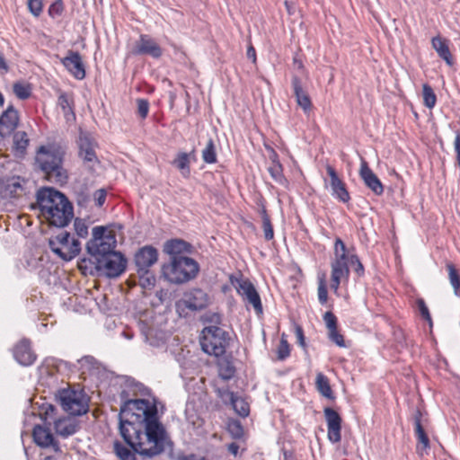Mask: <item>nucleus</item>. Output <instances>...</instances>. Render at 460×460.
Here are the masks:
<instances>
[{
    "label": "nucleus",
    "mask_w": 460,
    "mask_h": 460,
    "mask_svg": "<svg viewBox=\"0 0 460 460\" xmlns=\"http://www.w3.org/2000/svg\"><path fill=\"white\" fill-rule=\"evenodd\" d=\"M58 105L60 107L64 116L69 119L70 116H75V102L72 93L59 91Z\"/></svg>",
    "instance_id": "nucleus-32"
},
{
    "label": "nucleus",
    "mask_w": 460,
    "mask_h": 460,
    "mask_svg": "<svg viewBox=\"0 0 460 460\" xmlns=\"http://www.w3.org/2000/svg\"><path fill=\"white\" fill-rule=\"evenodd\" d=\"M325 169L330 178L329 182L332 189V195L339 201L348 203L350 200V195L348 191L346 183L339 176L333 166L327 164Z\"/></svg>",
    "instance_id": "nucleus-16"
},
{
    "label": "nucleus",
    "mask_w": 460,
    "mask_h": 460,
    "mask_svg": "<svg viewBox=\"0 0 460 460\" xmlns=\"http://www.w3.org/2000/svg\"><path fill=\"white\" fill-rule=\"evenodd\" d=\"M323 413L327 423L328 439L333 444L341 442L342 423L341 415L331 407L324 408Z\"/></svg>",
    "instance_id": "nucleus-17"
},
{
    "label": "nucleus",
    "mask_w": 460,
    "mask_h": 460,
    "mask_svg": "<svg viewBox=\"0 0 460 460\" xmlns=\"http://www.w3.org/2000/svg\"><path fill=\"white\" fill-rule=\"evenodd\" d=\"M44 460H55L53 456H47Z\"/></svg>",
    "instance_id": "nucleus-64"
},
{
    "label": "nucleus",
    "mask_w": 460,
    "mask_h": 460,
    "mask_svg": "<svg viewBox=\"0 0 460 460\" xmlns=\"http://www.w3.org/2000/svg\"><path fill=\"white\" fill-rule=\"evenodd\" d=\"M75 230L79 237L84 238L88 234V226L84 220L75 218L74 222Z\"/></svg>",
    "instance_id": "nucleus-50"
},
{
    "label": "nucleus",
    "mask_w": 460,
    "mask_h": 460,
    "mask_svg": "<svg viewBox=\"0 0 460 460\" xmlns=\"http://www.w3.org/2000/svg\"><path fill=\"white\" fill-rule=\"evenodd\" d=\"M63 0H55L49 7V15L52 18L60 16L64 12Z\"/></svg>",
    "instance_id": "nucleus-49"
},
{
    "label": "nucleus",
    "mask_w": 460,
    "mask_h": 460,
    "mask_svg": "<svg viewBox=\"0 0 460 460\" xmlns=\"http://www.w3.org/2000/svg\"><path fill=\"white\" fill-rule=\"evenodd\" d=\"M211 322H214L216 323H221V316L217 314H214L211 317Z\"/></svg>",
    "instance_id": "nucleus-62"
},
{
    "label": "nucleus",
    "mask_w": 460,
    "mask_h": 460,
    "mask_svg": "<svg viewBox=\"0 0 460 460\" xmlns=\"http://www.w3.org/2000/svg\"><path fill=\"white\" fill-rule=\"evenodd\" d=\"M13 355L19 364L25 367L31 366L37 359V355L31 348V341L25 338L13 346Z\"/></svg>",
    "instance_id": "nucleus-19"
},
{
    "label": "nucleus",
    "mask_w": 460,
    "mask_h": 460,
    "mask_svg": "<svg viewBox=\"0 0 460 460\" xmlns=\"http://www.w3.org/2000/svg\"><path fill=\"white\" fill-rule=\"evenodd\" d=\"M218 376L223 380H230L235 374V367L228 358H221L217 362Z\"/></svg>",
    "instance_id": "nucleus-34"
},
{
    "label": "nucleus",
    "mask_w": 460,
    "mask_h": 460,
    "mask_svg": "<svg viewBox=\"0 0 460 460\" xmlns=\"http://www.w3.org/2000/svg\"><path fill=\"white\" fill-rule=\"evenodd\" d=\"M184 302L190 309H203L208 304V296L202 289L193 288L185 294Z\"/></svg>",
    "instance_id": "nucleus-27"
},
{
    "label": "nucleus",
    "mask_w": 460,
    "mask_h": 460,
    "mask_svg": "<svg viewBox=\"0 0 460 460\" xmlns=\"http://www.w3.org/2000/svg\"><path fill=\"white\" fill-rule=\"evenodd\" d=\"M270 159L271 161V164H275V163H280L279 162V155L277 154V152L271 148L270 150Z\"/></svg>",
    "instance_id": "nucleus-60"
},
{
    "label": "nucleus",
    "mask_w": 460,
    "mask_h": 460,
    "mask_svg": "<svg viewBox=\"0 0 460 460\" xmlns=\"http://www.w3.org/2000/svg\"><path fill=\"white\" fill-rule=\"evenodd\" d=\"M190 244L181 239H172L167 241L164 246V252L175 258L177 256H184L182 253L190 251Z\"/></svg>",
    "instance_id": "nucleus-29"
},
{
    "label": "nucleus",
    "mask_w": 460,
    "mask_h": 460,
    "mask_svg": "<svg viewBox=\"0 0 460 460\" xmlns=\"http://www.w3.org/2000/svg\"><path fill=\"white\" fill-rule=\"evenodd\" d=\"M353 265H356L354 270L355 272L358 275V276H362L364 274V266L363 264L361 263V261H359V259L358 258V261H355V263Z\"/></svg>",
    "instance_id": "nucleus-58"
},
{
    "label": "nucleus",
    "mask_w": 460,
    "mask_h": 460,
    "mask_svg": "<svg viewBox=\"0 0 460 460\" xmlns=\"http://www.w3.org/2000/svg\"><path fill=\"white\" fill-rule=\"evenodd\" d=\"M181 460H206V459L204 457H199L195 455H190V456H184Z\"/></svg>",
    "instance_id": "nucleus-61"
},
{
    "label": "nucleus",
    "mask_w": 460,
    "mask_h": 460,
    "mask_svg": "<svg viewBox=\"0 0 460 460\" xmlns=\"http://www.w3.org/2000/svg\"><path fill=\"white\" fill-rule=\"evenodd\" d=\"M78 365L81 376L91 375L99 368L98 361L93 356L81 358L78 360Z\"/></svg>",
    "instance_id": "nucleus-35"
},
{
    "label": "nucleus",
    "mask_w": 460,
    "mask_h": 460,
    "mask_svg": "<svg viewBox=\"0 0 460 460\" xmlns=\"http://www.w3.org/2000/svg\"><path fill=\"white\" fill-rule=\"evenodd\" d=\"M119 432L124 441L141 456L153 457L162 454L172 443L159 420L145 424V432L141 426L132 420L120 419Z\"/></svg>",
    "instance_id": "nucleus-1"
},
{
    "label": "nucleus",
    "mask_w": 460,
    "mask_h": 460,
    "mask_svg": "<svg viewBox=\"0 0 460 460\" xmlns=\"http://www.w3.org/2000/svg\"><path fill=\"white\" fill-rule=\"evenodd\" d=\"M199 271V263L188 256L171 258L162 268L165 279L174 284L185 283L195 279Z\"/></svg>",
    "instance_id": "nucleus-5"
},
{
    "label": "nucleus",
    "mask_w": 460,
    "mask_h": 460,
    "mask_svg": "<svg viewBox=\"0 0 460 460\" xmlns=\"http://www.w3.org/2000/svg\"><path fill=\"white\" fill-rule=\"evenodd\" d=\"M317 296L318 301L322 305L328 302V287L325 272H319L317 274Z\"/></svg>",
    "instance_id": "nucleus-36"
},
{
    "label": "nucleus",
    "mask_w": 460,
    "mask_h": 460,
    "mask_svg": "<svg viewBox=\"0 0 460 460\" xmlns=\"http://www.w3.org/2000/svg\"><path fill=\"white\" fill-rule=\"evenodd\" d=\"M126 268L127 259L120 252H114L103 258H99L95 261L94 270H103L109 278H117L125 271Z\"/></svg>",
    "instance_id": "nucleus-10"
},
{
    "label": "nucleus",
    "mask_w": 460,
    "mask_h": 460,
    "mask_svg": "<svg viewBox=\"0 0 460 460\" xmlns=\"http://www.w3.org/2000/svg\"><path fill=\"white\" fill-rule=\"evenodd\" d=\"M246 56L249 59L252 61V63H256L257 57H256V50L252 43L249 44L246 51Z\"/></svg>",
    "instance_id": "nucleus-57"
},
{
    "label": "nucleus",
    "mask_w": 460,
    "mask_h": 460,
    "mask_svg": "<svg viewBox=\"0 0 460 460\" xmlns=\"http://www.w3.org/2000/svg\"><path fill=\"white\" fill-rule=\"evenodd\" d=\"M422 97L423 104L427 108L433 109L435 107L437 103V95L432 87L428 84H424L422 85Z\"/></svg>",
    "instance_id": "nucleus-40"
},
{
    "label": "nucleus",
    "mask_w": 460,
    "mask_h": 460,
    "mask_svg": "<svg viewBox=\"0 0 460 460\" xmlns=\"http://www.w3.org/2000/svg\"><path fill=\"white\" fill-rule=\"evenodd\" d=\"M227 449L228 451L234 455V456H237L238 452H239V445L235 442H233V443H230L228 446H227Z\"/></svg>",
    "instance_id": "nucleus-59"
},
{
    "label": "nucleus",
    "mask_w": 460,
    "mask_h": 460,
    "mask_svg": "<svg viewBox=\"0 0 460 460\" xmlns=\"http://www.w3.org/2000/svg\"><path fill=\"white\" fill-rule=\"evenodd\" d=\"M32 437L34 442L40 447L55 446L56 450H58V446L54 443V437L49 428L36 425L32 431Z\"/></svg>",
    "instance_id": "nucleus-28"
},
{
    "label": "nucleus",
    "mask_w": 460,
    "mask_h": 460,
    "mask_svg": "<svg viewBox=\"0 0 460 460\" xmlns=\"http://www.w3.org/2000/svg\"><path fill=\"white\" fill-rule=\"evenodd\" d=\"M414 433L417 439L416 452L420 456L428 455L430 448L429 438L421 424V417L416 416L414 419Z\"/></svg>",
    "instance_id": "nucleus-24"
},
{
    "label": "nucleus",
    "mask_w": 460,
    "mask_h": 460,
    "mask_svg": "<svg viewBox=\"0 0 460 460\" xmlns=\"http://www.w3.org/2000/svg\"><path fill=\"white\" fill-rule=\"evenodd\" d=\"M26 180L13 176L0 180V195L4 199H15L25 194Z\"/></svg>",
    "instance_id": "nucleus-15"
},
{
    "label": "nucleus",
    "mask_w": 460,
    "mask_h": 460,
    "mask_svg": "<svg viewBox=\"0 0 460 460\" xmlns=\"http://www.w3.org/2000/svg\"><path fill=\"white\" fill-rule=\"evenodd\" d=\"M417 306L423 319L428 321L430 324L432 323L431 316L425 301L422 298L417 300Z\"/></svg>",
    "instance_id": "nucleus-51"
},
{
    "label": "nucleus",
    "mask_w": 460,
    "mask_h": 460,
    "mask_svg": "<svg viewBox=\"0 0 460 460\" xmlns=\"http://www.w3.org/2000/svg\"><path fill=\"white\" fill-rule=\"evenodd\" d=\"M95 267V261H92L91 259H83L79 263V268L83 271L89 270L90 273L93 272V270Z\"/></svg>",
    "instance_id": "nucleus-53"
},
{
    "label": "nucleus",
    "mask_w": 460,
    "mask_h": 460,
    "mask_svg": "<svg viewBox=\"0 0 460 460\" xmlns=\"http://www.w3.org/2000/svg\"><path fill=\"white\" fill-rule=\"evenodd\" d=\"M261 220L264 238L266 241H270L274 238V230L270 216L265 208L261 210Z\"/></svg>",
    "instance_id": "nucleus-45"
},
{
    "label": "nucleus",
    "mask_w": 460,
    "mask_h": 460,
    "mask_svg": "<svg viewBox=\"0 0 460 460\" xmlns=\"http://www.w3.org/2000/svg\"><path fill=\"white\" fill-rule=\"evenodd\" d=\"M54 423L57 433L63 437L70 436L75 432V426L66 420L59 419L55 420Z\"/></svg>",
    "instance_id": "nucleus-41"
},
{
    "label": "nucleus",
    "mask_w": 460,
    "mask_h": 460,
    "mask_svg": "<svg viewBox=\"0 0 460 460\" xmlns=\"http://www.w3.org/2000/svg\"><path fill=\"white\" fill-rule=\"evenodd\" d=\"M358 172L361 180L368 189L376 195L379 196L383 194L384 185L364 159L361 160Z\"/></svg>",
    "instance_id": "nucleus-22"
},
{
    "label": "nucleus",
    "mask_w": 460,
    "mask_h": 460,
    "mask_svg": "<svg viewBox=\"0 0 460 460\" xmlns=\"http://www.w3.org/2000/svg\"><path fill=\"white\" fill-rule=\"evenodd\" d=\"M13 140L15 155L18 156H23L30 142L27 133L24 131H18L14 133Z\"/></svg>",
    "instance_id": "nucleus-33"
},
{
    "label": "nucleus",
    "mask_w": 460,
    "mask_h": 460,
    "mask_svg": "<svg viewBox=\"0 0 460 460\" xmlns=\"http://www.w3.org/2000/svg\"><path fill=\"white\" fill-rule=\"evenodd\" d=\"M229 429L234 438H240L243 435V428L241 424L237 421L233 423Z\"/></svg>",
    "instance_id": "nucleus-55"
},
{
    "label": "nucleus",
    "mask_w": 460,
    "mask_h": 460,
    "mask_svg": "<svg viewBox=\"0 0 460 460\" xmlns=\"http://www.w3.org/2000/svg\"><path fill=\"white\" fill-rule=\"evenodd\" d=\"M190 156L195 160V152L192 150L190 154L181 152L172 162V164L180 170L184 178H189L190 174Z\"/></svg>",
    "instance_id": "nucleus-30"
},
{
    "label": "nucleus",
    "mask_w": 460,
    "mask_h": 460,
    "mask_svg": "<svg viewBox=\"0 0 460 460\" xmlns=\"http://www.w3.org/2000/svg\"><path fill=\"white\" fill-rule=\"evenodd\" d=\"M107 197V191L104 189H99L93 193V200L97 207H102Z\"/></svg>",
    "instance_id": "nucleus-52"
},
{
    "label": "nucleus",
    "mask_w": 460,
    "mask_h": 460,
    "mask_svg": "<svg viewBox=\"0 0 460 460\" xmlns=\"http://www.w3.org/2000/svg\"><path fill=\"white\" fill-rule=\"evenodd\" d=\"M27 6L33 16L39 17L43 11V0H27Z\"/></svg>",
    "instance_id": "nucleus-48"
},
{
    "label": "nucleus",
    "mask_w": 460,
    "mask_h": 460,
    "mask_svg": "<svg viewBox=\"0 0 460 460\" xmlns=\"http://www.w3.org/2000/svg\"><path fill=\"white\" fill-rule=\"evenodd\" d=\"M19 113L13 105H9L0 115V136L11 135L18 127Z\"/></svg>",
    "instance_id": "nucleus-21"
},
{
    "label": "nucleus",
    "mask_w": 460,
    "mask_h": 460,
    "mask_svg": "<svg viewBox=\"0 0 460 460\" xmlns=\"http://www.w3.org/2000/svg\"><path fill=\"white\" fill-rule=\"evenodd\" d=\"M202 159L207 164L217 162L216 146L212 138L208 139L206 147L202 150Z\"/></svg>",
    "instance_id": "nucleus-43"
},
{
    "label": "nucleus",
    "mask_w": 460,
    "mask_h": 460,
    "mask_svg": "<svg viewBox=\"0 0 460 460\" xmlns=\"http://www.w3.org/2000/svg\"><path fill=\"white\" fill-rule=\"evenodd\" d=\"M230 343L229 333L217 325L206 326L200 336L202 350L211 356H223Z\"/></svg>",
    "instance_id": "nucleus-6"
},
{
    "label": "nucleus",
    "mask_w": 460,
    "mask_h": 460,
    "mask_svg": "<svg viewBox=\"0 0 460 460\" xmlns=\"http://www.w3.org/2000/svg\"><path fill=\"white\" fill-rule=\"evenodd\" d=\"M454 148L456 152V163L460 166V132H456L455 141H454Z\"/></svg>",
    "instance_id": "nucleus-54"
},
{
    "label": "nucleus",
    "mask_w": 460,
    "mask_h": 460,
    "mask_svg": "<svg viewBox=\"0 0 460 460\" xmlns=\"http://www.w3.org/2000/svg\"><path fill=\"white\" fill-rule=\"evenodd\" d=\"M65 156L66 151L59 144L51 142L41 145L35 152V168L43 173L46 181L63 186L69 179L68 171L64 165Z\"/></svg>",
    "instance_id": "nucleus-2"
},
{
    "label": "nucleus",
    "mask_w": 460,
    "mask_h": 460,
    "mask_svg": "<svg viewBox=\"0 0 460 460\" xmlns=\"http://www.w3.org/2000/svg\"><path fill=\"white\" fill-rule=\"evenodd\" d=\"M315 388L318 393L329 399L333 401L335 399V395L332 389L329 378L322 372L316 374L315 377Z\"/></svg>",
    "instance_id": "nucleus-31"
},
{
    "label": "nucleus",
    "mask_w": 460,
    "mask_h": 460,
    "mask_svg": "<svg viewBox=\"0 0 460 460\" xmlns=\"http://www.w3.org/2000/svg\"><path fill=\"white\" fill-rule=\"evenodd\" d=\"M290 355V346L287 340L282 338L279 341L277 356L279 360H284Z\"/></svg>",
    "instance_id": "nucleus-46"
},
{
    "label": "nucleus",
    "mask_w": 460,
    "mask_h": 460,
    "mask_svg": "<svg viewBox=\"0 0 460 460\" xmlns=\"http://www.w3.org/2000/svg\"><path fill=\"white\" fill-rule=\"evenodd\" d=\"M268 171L271 176V178L278 183L281 185H285L288 181L283 173V167L280 163L270 164L268 168Z\"/></svg>",
    "instance_id": "nucleus-44"
},
{
    "label": "nucleus",
    "mask_w": 460,
    "mask_h": 460,
    "mask_svg": "<svg viewBox=\"0 0 460 460\" xmlns=\"http://www.w3.org/2000/svg\"><path fill=\"white\" fill-rule=\"evenodd\" d=\"M116 236L111 231L103 226H96L93 229V238L87 243L86 249L91 256L97 261L114 252L116 247Z\"/></svg>",
    "instance_id": "nucleus-7"
},
{
    "label": "nucleus",
    "mask_w": 460,
    "mask_h": 460,
    "mask_svg": "<svg viewBox=\"0 0 460 460\" xmlns=\"http://www.w3.org/2000/svg\"><path fill=\"white\" fill-rule=\"evenodd\" d=\"M51 251L65 261L75 258L81 251V243L66 231H61L49 240Z\"/></svg>",
    "instance_id": "nucleus-9"
},
{
    "label": "nucleus",
    "mask_w": 460,
    "mask_h": 460,
    "mask_svg": "<svg viewBox=\"0 0 460 460\" xmlns=\"http://www.w3.org/2000/svg\"><path fill=\"white\" fill-rule=\"evenodd\" d=\"M132 52L135 55L150 56L155 59L163 56L162 47L148 34H141L139 36L138 40L135 42Z\"/></svg>",
    "instance_id": "nucleus-14"
},
{
    "label": "nucleus",
    "mask_w": 460,
    "mask_h": 460,
    "mask_svg": "<svg viewBox=\"0 0 460 460\" xmlns=\"http://www.w3.org/2000/svg\"><path fill=\"white\" fill-rule=\"evenodd\" d=\"M149 102L146 99H137V112L141 119H145L149 113Z\"/></svg>",
    "instance_id": "nucleus-47"
},
{
    "label": "nucleus",
    "mask_w": 460,
    "mask_h": 460,
    "mask_svg": "<svg viewBox=\"0 0 460 460\" xmlns=\"http://www.w3.org/2000/svg\"><path fill=\"white\" fill-rule=\"evenodd\" d=\"M449 282L454 289V294L460 297V274L452 262H447L446 265Z\"/></svg>",
    "instance_id": "nucleus-38"
},
{
    "label": "nucleus",
    "mask_w": 460,
    "mask_h": 460,
    "mask_svg": "<svg viewBox=\"0 0 460 460\" xmlns=\"http://www.w3.org/2000/svg\"><path fill=\"white\" fill-rule=\"evenodd\" d=\"M358 261V255L350 253L345 243L340 238L335 239L333 244V258L331 261L330 288L339 295V288L342 281H348L349 278V264Z\"/></svg>",
    "instance_id": "nucleus-4"
},
{
    "label": "nucleus",
    "mask_w": 460,
    "mask_h": 460,
    "mask_svg": "<svg viewBox=\"0 0 460 460\" xmlns=\"http://www.w3.org/2000/svg\"><path fill=\"white\" fill-rule=\"evenodd\" d=\"M229 398L231 403L237 413L242 417H246L250 413V406L249 404L241 397L237 396L234 392H229Z\"/></svg>",
    "instance_id": "nucleus-37"
},
{
    "label": "nucleus",
    "mask_w": 460,
    "mask_h": 460,
    "mask_svg": "<svg viewBox=\"0 0 460 460\" xmlns=\"http://www.w3.org/2000/svg\"><path fill=\"white\" fill-rule=\"evenodd\" d=\"M431 46L438 56L443 59L446 64L452 66L455 64L454 57L449 49V40L446 38L437 35L431 39Z\"/></svg>",
    "instance_id": "nucleus-25"
},
{
    "label": "nucleus",
    "mask_w": 460,
    "mask_h": 460,
    "mask_svg": "<svg viewBox=\"0 0 460 460\" xmlns=\"http://www.w3.org/2000/svg\"><path fill=\"white\" fill-rule=\"evenodd\" d=\"M61 63L75 79L83 80L85 77V67L79 52L68 50Z\"/></svg>",
    "instance_id": "nucleus-20"
},
{
    "label": "nucleus",
    "mask_w": 460,
    "mask_h": 460,
    "mask_svg": "<svg viewBox=\"0 0 460 460\" xmlns=\"http://www.w3.org/2000/svg\"><path fill=\"white\" fill-rule=\"evenodd\" d=\"M127 406L129 411H134L132 415L136 416V420L141 419L140 423L144 421L146 424L151 420H158L156 406L146 399L129 400Z\"/></svg>",
    "instance_id": "nucleus-12"
},
{
    "label": "nucleus",
    "mask_w": 460,
    "mask_h": 460,
    "mask_svg": "<svg viewBox=\"0 0 460 460\" xmlns=\"http://www.w3.org/2000/svg\"><path fill=\"white\" fill-rule=\"evenodd\" d=\"M323 319L328 330L329 340L335 343L338 347L345 348V339L338 329V319L336 315L332 312L328 311L324 313Z\"/></svg>",
    "instance_id": "nucleus-23"
},
{
    "label": "nucleus",
    "mask_w": 460,
    "mask_h": 460,
    "mask_svg": "<svg viewBox=\"0 0 460 460\" xmlns=\"http://www.w3.org/2000/svg\"><path fill=\"white\" fill-rule=\"evenodd\" d=\"M229 281L235 288L236 293L242 297L246 305H252L255 314L261 315L263 313V306L261 296L252 281L242 274L238 276L230 275Z\"/></svg>",
    "instance_id": "nucleus-8"
},
{
    "label": "nucleus",
    "mask_w": 460,
    "mask_h": 460,
    "mask_svg": "<svg viewBox=\"0 0 460 460\" xmlns=\"http://www.w3.org/2000/svg\"><path fill=\"white\" fill-rule=\"evenodd\" d=\"M114 453L120 460H137L136 455L119 441L113 444Z\"/></svg>",
    "instance_id": "nucleus-42"
},
{
    "label": "nucleus",
    "mask_w": 460,
    "mask_h": 460,
    "mask_svg": "<svg viewBox=\"0 0 460 460\" xmlns=\"http://www.w3.org/2000/svg\"><path fill=\"white\" fill-rule=\"evenodd\" d=\"M97 144L86 134H81L78 139V155L83 160L84 164L91 171L100 163L95 148Z\"/></svg>",
    "instance_id": "nucleus-13"
},
{
    "label": "nucleus",
    "mask_w": 460,
    "mask_h": 460,
    "mask_svg": "<svg viewBox=\"0 0 460 460\" xmlns=\"http://www.w3.org/2000/svg\"><path fill=\"white\" fill-rule=\"evenodd\" d=\"M296 336L297 338L298 343L302 347H305V336L302 327L296 326L295 331Z\"/></svg>",
    "instance_id": "nucleus-56"
},
{
    "label": "nucleus",
    "mask_w": 460,
    "mask_h": 460,
    "mask_svg": "<svg viewBox=\"0 0 460 460\" xmlns=\"http://www.w3.org/2000/svg\"><path fill=\"white\" fill-rule=\"evenodd\" d=\"M13 90L16 97L20 100L29 99L32 92L31 84L25 82H17L13 84Z\"/></svg>",
    "instance_id": "nucleus-39"
},
{
    "label": "nucleus",
    "mask_w": 460,
    "mask_h": 460,
    "mask_svg": "<svg viewBox=\"0 0 460 460\" xmlns=\"http://www.w3.org/2000/svg\"><path fill=\"white\" fill-rule=\"evenodd\" d=\"M0 67L6 68L5 62L3 58L0 59Z\"/></svg>",
    "instance_id": "nucleus-63"
},
{
    "label": "nucleus",
    "mask_w": 460,
    "mask_h": 460,
    "mask_svg": "<svg viewBox=\"0 0 460 460\" xmlns=\"http://www.w3.org/2000/svg\"><path fill=\"white\" fill-rule=\"evenodd\" d=\"M134 260L137 272L147 273L148 269L157 262L158 251L152 245H145L138 249Z\"/></svg>",
    "instance_id": "nucleus-18"
},
{
    "label": "nucleus",
    "mask_w": 460,
    "mask_h": 460,
    "mask_svg": "<svg viewBox=\"0 0 460 460\" xmlns=\"http://www.w3.org/2000/svg\"><path fill=\"white\" fill-rule=\"evenodd\" d=\"M59 399L64 411L71 415L79 416L88 411L84 396L77 391L64 389L60 392Z\"/></svg>",
    "instance_id": "nucleus-11"
},
{
    "label": "nucleus",
    "mask_w": 460,
    "mask_h": 460,
    "mask_svg": "<svg viewBox=\"0 0 460 460\" xmlns=\"http://www.w3.org/2000/svg\"><path fill=\"white\" fill-rule=\"evenodd\" d=\"M292 87L296 102L302 108L305 114H308L313 108V104L308 93L303 89L300 78L297 75L292 77Z\"/></svg>",
    "instance_id": "nucleus-26"
},
{
    "label": "nucleus",
    "mask_w": 460,
    "mask_h": 460,
    "mask_svg": "<svg viewBox=\"0 0 460 460\" xmlns=\"http://www.w3.org/2000/svg\"><path fill=\"white\" fill-rule=\"evenodd\" d=\"M37 204L41 217L51 226L63 227L74 216L73 206L68 199L51 187L38 190Z\"/></svg>",
    "instance_id": "nucleus-3"
}]
</instances>
